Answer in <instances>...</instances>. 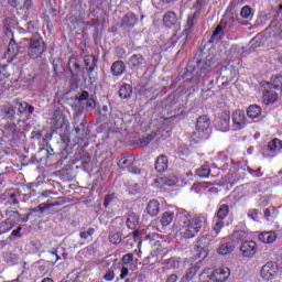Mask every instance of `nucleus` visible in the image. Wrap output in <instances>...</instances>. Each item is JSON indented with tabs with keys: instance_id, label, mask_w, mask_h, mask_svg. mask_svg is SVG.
<instances>
[{
	"instance_id": "603ef678",
	"label": "nucleus",
	"mask_w": 282,
	"mask_h": 282,
	"mask_svg": "<svg viewBox=\"0 0 282 282\" xmlns=\"http://www.w3.org/2000/svg\"><path fill=\"white\" fill-rule=\"evenodd\" d=\"M152 141H153V134H148L147 137L139 139V144L140 147H147Z\"/></svg>"
},
{
	"instance_id": "2eb2a0df",
	"label": "nucleus",
	"mask_w": 282,
	"mask_h": 282,
	"mask_svg": "<svg viewBox=\"0 0 282 282\" xmlns=\"http://www.w3.org/2000/svg\"><path fill=\"white\" fill-rule=\"evenodd\" d=\"M214 282H225L230 278V269L228 267L218 268L213 271Z\"/></svg>"
},
{
	"instance_id": "8fccbe9b",
	"label": "nucleus",
	"mask_w": 282,
	"mask_h": 282,
	"mask_svg": "<svg viewBox=\"0 0 282 282\" xmlns=\"http://www.w3.org/2000/svg\"><path fill=\"white\" fill-rule=\"evenodd\" d=\"M128 193L130 195H138L140 193V185L138 183L128 185Z\"/></svg>"
},
{
	"instance_id": "b1692460",
	"label": "nucleus",
	"mask_w": 282,
	"mask_h": 282,
	"mask_svg": "<svg viewBox=\"0 0 282 282\" xmlns=\"http://www.w3.org/2000/svg\"><path fill=\"white\" fill-rule=\"evenodd\" d=\"M228 215H230V206H228V204H220L217 207L214 218L224 221V219H226Z\"/></svg>"
},
{
	"instance_id": "6e6d98bb",
	"label": "nucleus",
	"mask_w": 282,
	"mask_h": 282,
	"mask_svg": "<svg viewBox=\"0 0 282 282\" xmlns=\"http://www.w3.org/2000/svg\"><path fill=\"white\" fill-rule=\"evenodd\" d=\"M7 203L10 204V206H17L19 204V199L17 198L15 193H11L9 197L7 198Z\"/></svg>"
},
{
	"instance_id": "a211bd4d",
	"label": "nucleus",
	"mask_w": 282,
	"mask_h": 282,
	"mask_svg": "<svg viewBox=\"0 0 282 282\" xmlns=\"http://www.w3.org/2000/svg\"><path fill=\"white\" fill-rule=\"evenodd\" d=\"M267 150L272 153L273 158H276L282 151V141L279 138H273L268 142Z\"/></svg>"
},
{
	"instance_id": "f704fd0d",
	"label": "nucleus",
	"mask_w": 282,
	"mask_h": 282,
	"mask_svg": "<svg viewBox=\"0 0 282 282\" xmlns=\"http://www.w3.org/2000/svg\"><path fill=\"white\" fill-rule=\"evenodd\" d=\"M108 239L113 246H120V243H122V232L111 231L108 236Z\"/></svg>"
},
{
	"instance_id": "ea45409f",
	"label": "nucleus",
	"mask_w": 282,
	"mask_h": 282,
	"mask_svg": "<svg viewBox=\"0 0 282 282\" xmlns=\"http://www.w3.org/2000/svg\"><path fill=\"white\" fill-rule=\"evenodd\" d=\"M210 186H213V183L210 182L195 183L192 186V191H195V193H202V191H206V188H210Z\"/></svg>"
},
{
	"instance_id": "37998d69",
	"label": "nucleus",
	"mask_w": 282,
	"mask_h": 282,
	"mask_svg": "<svg viewBox=\"0 0 282 282\" xmlns=\"http://www.w3.org/2000/svg\"><path fill=\"white\" fill-rule=\"evenodd\" d=\"M226 226V223L221 219L214 218L213 224V232H215L216 237L221 232V229Z\"/></svg>"
},
{
	"instance_id": "4468645a",
	"label": "nucleus",
	"mask_w": 282,
	"mask_h": 282,
	"mask_svg": "<svg viewBox=\"0 0 282 282\" xmlns=\"http://www.w3.org/2000/svg\"><path fill=\"white\" fill-rule=\"evenodd\" d=\"M195 249L200 253L198 258L203 257L205 259V257H208V238L206 236L198 238Z\"/></svg>"
},
{
	"instance_id": "72a5a7b5",
	"label": "nucleus",
	"mask_w": 282,
	"mask_h": 282,
	"mask_svg": "<svg viewBox=\"0 0 282 282\" xmlns=\"http://www.w3.org/2000/svg\"><path fill=\"white\" fill-rule=\"evenodd\" d=\"M228 74H232V70L226 69L225 72L220 73V76L218 77V83L221 82V87H228V85L232 83L234 78L232 76H228Z\"/></svg>"
},
{
	"instance_id": "c85d7f7f",
	"label": "nucleus",
	"mask_w": 282,
	"mask_h": 282,
	"mask_svg": "<svg viewBox=\"0 0 282 282\" xmlns=\"http://www.w3.org/2000/svg\"><path fill=\"white\" fill-rule=\"evenodd\" d=\"M118 194L109 193L106 194L104 197V208H111V206H116L118 204Z\"/></svg>"
},
{
	"instance_id": "a18cd8bd",
	"label": "nucleus",
	"mask_w": 282,
	"mask_h": 282,
	"mask_svg": "<svg viewBox=\"0 0 282 282\" xmlns=\"http://www.w3.org/2000/svg\"><path fill=\"white\" fill-rule=\"evenodd\" d=\"M1 113L6 116V118H14V108L10 105L2 106Z\"/></svg>"
},
{
	"instance_id": "13d9d810",
	"label": "nucleus",
	"mask_w": 282,
	"mask_h": 282,
	"mask_svg": "<svg viewBox=\"0 0 282 282\" xmlns=\"http://www.w3.org/2000/svg\"><path fill=\"white\" fill-rule=\"evenodd\" d=\"M247 215H248L249 219L257 221V219L259 217V209H249Z\"/></svg>"
},
{
	"instance_id": "774afa93",
	"label": "nucleus",
	"mask_w": 282,
	"mask_h": 282,
	"mask_svg": "<svg viewBox=\"0 0 282 282\" xmlns=\"http://www.w3.org/2000/svg\"><path fill=\"white\" fill-rule=\"evenodd\" d=\"M177 279H178L177 274H171L167 278L166 282H177Z\"/></svg>"
},
{
	"instance_id": "393cba45",
	"label": "nucleus",
	"mask_w": 282,
	"mask_h": 282,
	"mask_svg": "<svg viewBox=\"0 0 282 282\" xmlns=\"http://www.w3.org/2000/svg\"><path fill=\"white\" fill-rule=\"evenodd\" d=\"M261 113H263V109L257 104L250 105L247 108V116L250 120H257V118H260Z\"/></svg>"
},
{
	"instance_id": "58836bf2",
	"label": "nucleus",
	"mask_w": 282,
	"mask_h": 282,
	"mask_svg": "<svg viewBox=\"0 0 282 282\" xmlns=\"http://www.w3.org/2000/svg\"><path fill=\"white\" fill-rule=\"evenodd\" d=\"M224 36V26H221V24H218L212 34V41H221Z\"/></svg>"
},
{
	"instance_id": "ddd939ff",
	"label": "nucleus",
	"mask_w": 282,
	"mask_h": 282,
	"mask_svg": "<svg viewBox=\"0 0 282 282\" xmlns=\"http://www.w3.org/2000/svg\"><path fill=\"white\" fill-rule=\"evenodd\" d=\"M269 89L262 90V102L263 105H274L276 100H279V94L274 93L272 88H270V83H268Z\"/></svg>"
},
{
	"instance_id": "f257e3e1",
	"label": "nucleus",
	"mask_w": 282,
	"mask_h": 282,
	"mask_svg": "<svg viewBox=\"0 0 282 282\" xmlns=\"http://www.w3.org/2000/svg\"><path fill=\"white\" fill-rule=\"evenodd\" d=\"M14 47L23 54V50H28L29 58L36 61V58H41L43 56V52H45V41L41 34L36 33L31 39H23L19 44L14 39L9 42V52H14Z\"/></svg>"
},
{
	"instance_id": "39448f33",
	"label": "nucleus",
	"mask_w": 282,
	"mask_h": 282,
	"mask_svg": "<svg viewBox=\"0 0 282 282\" xmlns=\"http://www.w3.org/2000/svg\"><path fill=\"white\" fill-rule=\"evenodd\" d=\"M276 274H279V265L273 261L267 262L260 270L263 281H272L276 279Z\"/></svg>"
},
{
	"instance_id": "f3484780",
	"label": "nucleus",
	"mask_w": 282,
	"mask_h": 282,
	"mask_svg": "<svg viewBox=\"0 0 282 282\" xmlns=\"http://www.w3.org/2000/svg\"><path fill=\"white\" fill-rule=\"evenodd\" d=\"M84 66L87 69L89 76L94 74V70L98 67V56L86 55L84 56Z\"/></svg>"
},
{
	"instance_id": "dca6fc26",
	"label": "nucleus",
	"mask_w": 282,
	"mask_h": 282,
	"mask_svg": "<svg viewBox=\"0 0 282 282\" xmlns=\"http://www.w3.org/2000/svg\"><path fill=\"white\" fill-rule=\"evenodd\" d=\"M177 13H175V11H167L163 15V25L164 28H167V30L175 28V25H177Z\"/></svg>"
},
{
	"instance_id": "79ce46f5",
	"label": "nucleus",
	"mask_w": 282,
	"mask_h": 282,
	"mask_svg": "<svg viewBox=\"0 0 282 282\" xmlns=\"http://www.w3.org/2000/svg\"><path fill=\"white\" fill-rule=\"evenodd\" d=\"M181 227L186 228V226L191 225L193 223V219L191 218V214L188 212L181 213Z\"/></svg>"
},
{
	"instance_id": "09e8293b",
	"label": "nucleus",
	"mask_w": 282,
	"mask_h": 282,
	"mask_svg": "<svg viewBox=\"0 0 282 282\" xmlns=\"http://www.w3.org/2000/svg\"><path fill=\"white\" fill-rule=\"evenodd\" d=\"M250 14H252V8H250V6H245V7L240 10V17H241V19H250Z\"/></svg>"
},
{
	"instance_id": "423d86ee",
	"label": "nucleus",
	"mask_w": 282,
	"mask_h": 282,
	"mask_svg": "<svg viewBox=\"0 0 282 282\" xmlns=\"http://www.w3.org/2000/svg\"><path fill=\"white\" fill-rule=\"evenodd\" d=\"M202 226H204V221L200 218L192 219L191 225L184 227L183 237L184 239H193L197 237L199 230H202Z\"/></svg>"
},
{
	"instance_id": "bf43d9fd",
	"label": "nucleus",
	"mask_w": 282,
	"mask_h": 282,
	"mask_svg": "<svg viewBox=\"0 0 282 282\" xmlns=\"http://www.w3.org/2000/svg\"><path fill=\"white\" fill-rule=\"evenodd\" d=\"M89 98V91L84 90L82 91V94L77 97H75V100H77V102H83L85 100H87Z\"/></svg>"
},
{
	"instance_id": "20e7f679",
	"label": "nucleus",
	"mask_w": 282,
	"mask_h": 282,
	"mask_svg": "<svg viewBox=\"0 0 282 282\" xmlns=\"http://www.w3.org/2000/svg\"><path fill=\"white\" fill-rule=\"evenodd\" d=\"M138 161L135 160V156L133 154H127L124 156H121L118 160V166L119 169L123 170L127 169L129 173H133L134 175H140L141 170L135 165Z\"/></svg>"
},
{
	"instance_id": "0e129e2a",
	"label": "nucleus",
	"mask_w": 282,
	"mask_h": 282,
	"mask_svg": "<svg viewBox=\"0 0 282 282\" xmlns=\"http://www.w3.org/2000/svg\"><path fill=\"white\" fill-rule=\"evenodd\" d=\"M120 279H127V276H129V268L127 267H122L121 268V273H120Z\"/></svg>"
},
{
	"instance_id": "052dcab7",
	"label": "nucleus",
	"mask_w": 282,
	"mask_h": 282,
	"mask_svg": "<svg viewBox=\"0 0 282 282\" xmlns=\"http://www.w3.org/2000/svg\"><path fill=\"white\" fill-rule=\"evenodd\" d=\"M116 279V272L113 270H108L104 275V280L106 281H113Z\"/></svg>"
},
{
	"instance_id": "7ed1b4c3",
	"label": "nucleus",
	"mask_w": 282,
	"mask_h": 282,
	"mask_svg": "<svg viewBox=\"0 0 282 282\" xmlns=\"http://www.w3.org/2000/svg\"><path fill=\"white\" fill-rule=\"evenodd\" d=\"M17 140V123L11 122L0 128V144H12Z\"/></svg>"
},
{
	"instance_id": "7c9ffc66",
	"label": "nucleus",
	"mask_w": 282,
	"mask_h": 282,
	"mask_svg": "<svg viewBox=\"0 0 282 282\" xmlns=\"http://www.w3.org/2000/svg\"><path fill=\"white\" fill-rule=\"evenodd\" d=\"M210 164L205 163L200 167L196 170L197 177H202L203 180H208L210 177Z\"/></svg>"
},
{
	"instance_id": "4c0bfd02",
	"label": "nucleus",
	"mask_w": 282,
	"mask_h": 282,
	"mask_svg": "<svg viewBox=\"0 0 282 282\" xmlns=\"http://www.w3.org/2000/svg\"><path fill=\"white\" fill-rule=\"evenodd\" d=\"M14 228V223L10 219L0 223V235H6V232H10Z\"/></svg>"
},
{
	"instance_id": "de8ad7c7",
	"label": "nucleus",
	"mask_w": 282,
	"mask_h": 282,
	"mask_svg": "<svg viewBox=\"0 0 282 282\" xmlns=\"http://www.w3.org/2000/svg\"><path fill=\"white\" fill-rule=\"evenodd\" d=\"M94 232H96L95 228H88L86 231H82L79 234L80 239H84L85 241H87V239H90L91 241V237L94 236Z\"/></svg>"
},
{
	"instance_id": "c03bdc74",
	"label": "nucleus",
	"mask_w": 282,
	"mask_h": 282,
	"mask_svg": "<svg viewBox=\"0 0 282 282\" xmlns=\"http://www.w3.org/2000/svg\"><path fill=\"white\" fill-rule=\"evenodd\" d=\"M68 67L78 74V72H80V61H78V58L75 56H72L68 61Z\"/></svg>"
},
{
	"instance_id": "6e6552de",
	"label": "nucleus",
	"mask_w": 282,
	"mask_h": 282,
	"mask_svg": "<svg viewBox=\"0 0 282 282\" xmlns=\"http://www.w3.org/2000/svg\"><path fill=\"white\" fill-rule=\"evenodd\" d=\"M257 250H259V246H257V242L253 240L243 241L240 246V252L247 258L254 257Z\"/></svg>"
},
{
	"instance_id": "3c124183",
	"label": "nucleus",
	"mask_w": 282,
	"mask_h": 282,
	"mask_svg": "<svg viewBox=\"0 0 282 282\" xmlns=\"http://www.w3.org/2000/svg\"><path fill=\"white\" fill-rule=\"evenodd\" d=\"M165 263L167 265H170V268H172V269L180 268V259H177V258L166 259Z\"/></svg>"
},
{
	"instance_id": "5701e85b",
	"label": "nucleus",
	"mask_w": 282,
	"mask_h": 282,
	"mask_svg": "<svg viewBox=\"0 0 282 282\" xmlns=\"http://www.w3.org/2000/svg\"><path fill=\"white\" fill-rule=\"evenodd\" d=\"M127 72V65H124L123 61H116L111 67H110V73L112 76H122Z\"/></svg>"
},
{
	"instance_id": "e2e57ef3",
	"label": "nucleus",
	"mask_w": 282,
	"mask_h": 282,
	"mask_svg": "<svg viewBox=\"0 0 282 282\" xmlns=\"http://www.w3.org/2000/svg\"><path fill=\"white\" fill-rule=\"evenodd\" d=\"M28 102L26 101H22L19 104V112L20 113H24L25 111H28Z\"/></svg>"
},
{
	"instance_id": "2f4dec72",
	"label": "nucleus",
	"mask_w": 282,
	"mask_h": 282,
	"mask_svg": "<svg viewBox=\"0 0 282 282\" xmlns=\"http://www.w3.org/2000/svg\"><path fill=\"white\" fill-rule=\"evenodd\" d=\"M197 17H199V14L197 12H194L193 15H188L187 17V21H186V25L188 29H185L183 31V36H188L191 34V30H193V28H195V19H197Z\"/></svg>"
},
{
	"instance_id": "4d7b16f0",
	"label": "nucleus",
	"mask_w": 282,
	"mask_h": 282,
	"mask_svg": "<svg viewBox=\"0 0 282 282\" xmlns=\"http://www.w3.org/2000/svg\"><path fill=\"white\" fill-rule=\"evenodd\" d=\"M234 239L236 241H243L246 239V231L239 230V231L234 232Z\"/></svg>"
},
{
	"instance_id": "c756f323",
	"label": "nucleus",
	"mask_w": 282,
	"mask_h": 282,
	"mask_svg": "<svg viewBox=\"0 0 282 282\" xmlns=\"http://www.w3.org/2000/svg\"><path fill=\"white\" fill-rule=\"evenodd\" d=\"M175 219V212H164L161 216V226H163V228L169 227L170 224H173V220Z\"/></svg>"
},
{
	"instance_id": "412c9836",
	"label": "nucleus",
	"mask_w": 282,
	"mask_h": 282,
	"mask_svg": "<svg viewBox=\"0 0 282 282\" xmlns=\"http://www.w3.org/2000/svg\"><path fill=\"white\" fill-rule=\"evenodd\" d=\"M122 28H135L138 25V15L133 12H128L123 18H122Z\"/></svg>"
},
{
	"instance_id": "1a4fd4ad",
	"label": "nucleus",
	"mask_w": 282,
	"mask_h": 282,
	"mask_svg": "<svg viewBox=\"0 0 282 282\" xmlns=\"http://www.w3.org/2000/svg\"><path fill=\"white\" fill-rule=\"evenodd\" d=\"M177 182V176L170 174L167 176L158 177L154 180L153 184L156 188H164V186H175Z\"/></svg>"
},
{
	"instance_id": "a878e982",
	"label": "nucleus",
	"mask_w": 282,
	"mask_h": 282,
	"mask_svg": "<svg viewBox=\"0 0 282 282\" xmlns=\"http://www.w3.org/2000/svg\"><path fill=\"white\" fill-rule=\"evenodd\" d=\"M133 95V87L130 84H123L118 91L119 98L121 100H129L131 96Z\"/></svg>"
},
{
	"instance_id": "4be33fe9",
	"label": "nucleus",
	"mask_w": 282,
	"mask_h": 282,
	"mask_svg": "<svg viewBox=\"0 0 282 282\" xmlns=\"http://www.w3.org/2000/svg\"><path fill=\"white\" fill-rule=\"evenodd\" d=\"M279 235L275 231H264L258 235L259 241L262 243H274Z\"/></svg>"
},
{
	"instance_id": "c9c22d12",
	"label": "nucleus",
	"mask_w": 282,
	"mask_h": 282,
	"mask_svg": "<svg viewBox=\"0 0 282 282\" xmlns=\"http://www.w3.org/2000/svg\"><path fill=\"white\" fill-rule=\"evenodd\" d=\"M232 250H235V246H232V243L224 242L220 245L217 252H218V254L226 256V254H230L232 252Z\"/></svg>"
},
{
	"instance_id": "680f3d73",
	"label": "nucleus",
	"mask_w": 282,
	"mask_h": 282,
	"mask_svg": "<svg viewBox=\"0 0 282 282\" xmlns=\"http://www.w3.org/2000/svg\"><path fill=\"white\" fill-rule=\"evenodd\" d=\"M86 109H96V100L94 98L87 99Z\"/></svg>"
},
{
	"instance_id": "0eeeda50",
	"label": "nucleus",
	"mask_w": 282,
	"mask_h": 282,
	"mask_svg": "<svg viewBox=\"0 0 282 282\" xmlns=\"http://www.w3.org/2000/svg\"><path fill=\"white\" fill-rule=\"evenodd\" d=\"M231 120L234 122L235 129H237L238 131L241 129H246V124L248 123L246 119V112H243V110L241 109H237L232 112Z\"/></svg>"
},
{
	"instance_id": "69168bd1",
	"label": "nucleus",
	"mask_w": 282,
	"mask_h": 282,
	"mask_svg": "<svg viewBox=\"0 0 282 282\" xmlns=\"http://www.w3.org/2000/svg\"><path fill=\"white\" fill-rule=\"evenodd\" d=\"M21 1L23 0H8V3L11 8H19L21 6Z\"/></svg>"
},
{
	"instance_id": "e433bc0d",
	"label": "nucleus",
	"mask_w": 282,
	"mask_h": 282,
	"mask_svg": "<svg viewBox=\"0 0 282 282\" xmlns=\"http://www.w3.org/2000/svg\"><path fill=\"white\" fill-rule=\"evenodd\" d=\"M200 282H210L214 281V273L210 269H204L203 272L198 275Z\"/></svg>"
},
{
	"instance_id": "5fc2aeb1",
	"label": "nucleus",
	"mask_w": 282,
	"mask_h": 282,
	"mask_svg": "<svg viewBox=\"0 0 282 282\" xmlns=\"http://www.w3.org/2000/svg\"><path fill=\"white\" fill-rule=\"evenodd\" d=\"M195 274H197V267H191L185 274L186 281H191Z\"/></svg>"
},
{
	"instance_id": "6ab92c4d",
	"label": "nucleus",
	"mask_w": 282,
	"mask_h": 282,
	"mask_svg": "<svg viewBox=\"0 0 282 282\" xmlns=\"http://www.w3.org/2000/svg\"><path fill=\"white\" fill-rule=\"evenodd\" d=\"M154 169L158 173H165L169 169V156L161 154L156 158Z\"/></svg>"
},
{
	"instance_id": "a19ab883",
	"label": "nucleus",
	"mask_w": 282,
	"mask_h": 282,
	"mask_svg": "<svg viewBox=\"0 0 282 282\" xmlns=\"http://www.w3.org/2000/svg\"><path fill=\"white\" fill-rule=\"evenodd\" d=\"M58 17V11L52 7V4L47 6V9L45 10V20L52 21L53 19H56Z\"/></svg>"
},
{
	"instance_id": "aec40b11",
	"label": "nucleus",
	"mask_w": 282,
	"mask_h": 282,
	"mask_svg": "<svg viewBox=\"0 0 282 282\" xmlns=\"http://www.w3.org/2000/svg\"><path fill=\"white\" fill-rule=\"evenodd\" d=\"M128 65L130 69H140L144 65V56L142 54L132 55L128 61Z\"/></svg>"
},
{
	"instance_id": "473e14b6",
	"label": "nucleus",
	"mask_w": 282,
	"mask_h": 282,
	"mask_svg": "<svg viewBox=\"0 0 282 282\" xmlns=\"http://www.w3.org/2000/svg\"><path fill=\"white\" fill-rule=\"evenodd\" d=\"M209 134L206 132H202V130H197L192 132L191 134V141L194 142V144H197L202 142V140H208Z\"/></svg>"
},
{
	"instance_id": "cd10ccee",
	"label": "nucleus",
	"mask_w": 282,
	"mask_h": 282,
	"mask_svg": "<svg viewBox=\"0 0 282 282\" xmlns=\"http://www.w3.org/2000/svg\"><path fill=\"white\" fill-rule=\"evenodd\" d=\"M140 224V216L135 215V213L129 214L126 226L129 228V230H135Z\"/></svg>"
},
{
	"instance_id": "f8f14e48",
	"label": "nucleus",
	"mask_w": 282,
	"mask_h": 282,
	"mask_svg": "<svg viewBox=\"0 0 282 282\" xmlns=\"http://www.w3.org/2000/svg\"><path fill=\"white\" fill-rule=\"evenodd\" d=\"M217 127L219 131L226 133L230 131V111H224L217 120Z\"/></svg>"
},
{
	"instance_id": "49530a36",
	"label": "nucleus",
	"mask_w": 282,
	"mask_h": 282,
	"mask_svg": "<svg viewBox=\"0 0 282 282\" xmlns=\"http://www.w3.org/2000/svg\"><path fill=\"white\" fill-rule=\"evenodd\" d=\"M271 85L273 89H278L279 91H282V76L275 75L274 77H272Z\"/></svg>"
},
{
	"instance_id": "bb28decb",
	"label": "nucleus",
	"mask_w": 282,
	"mask_h": 282,
	"mask_svg": "<svg viewBox=\"0 0 282 282\" xmlns=\"http://www.w3.org/2000/svg\"><path fill=\"white\" fill-rule=\"evenodd\" d=\"M147 213L150 217H158L160 215V202L152 199L148 203Z\"/></svg>"
},
{
	"instance_id": "f03ea898",
	"label": "nucleus",
	"mask_w": 282,
	"mask_h": 282,
	"mask_svg": "<svg viewBox=\"0 0 282 282\" xmlns=\"http://www.w3.org/2000/svg\"><path fill=\"white\" fill-rule=\"evenodd\" d=\"M208 67H210V62H204L202 59L196 61L195 64H193V62H188L184 76H191L193 72H196V74L185 80V83H189L191 85H199V80H202V74H205Z\"/></svg>"
},
{
	"instance_id": "9d476101",
	"label": "nucleus",
	"mask_w": 282,
	"mask_h": 282,
	"mask_svg": "<svg viewBox=\"0 0 282 282\" xmlns=\"http://www.w3.org/2000/svg\"><path fill=\"white\" fill-rule=\"evenodd\" d=\"M19 25V20L17 18H6L3 21V30L6 36L8 39H14V30H17V26Z\"/></svg>"
},
{
	"instance_id": "338daca9",
	"label": "nucleus",
	"mask_w": 282,
	"mask_h": 282,
	"mask_svg": "<svg viewBox=\"0 0 282 282\" xmlns=\"http://www.w3.org/2000/svg\"><path fill=\"white\" fill-rule=\"evenodd\" d=\"M33 3L32 0H24V3L21 8V10H30V8H32Z\"/></svg>"
},
{
	"instance_id": "864d4df0",
	"label": "nucleus",
	"mask_w": 282,
	"mask_h": 282,
	"mask_svg": "<svg viewBox=\"0 0 282 282\" xmlns=\"http://www.w3.org/2000/svg\"><path fill=\"white\" fill-rule=\"evenodd\" d=\"M121 262L123 265H129V263H133V253H126L121 258Z\"/></svg>"
},
{
	"instance_id": "9b49d317",
	"label": "nucleus",
	"mask_w": 282,
	"mask_h": 282,
	"mask_svg": "<svg viewBox=\"0 0 282 282\" xmlns=\"http://www.w3.org/2000/svg\"><path fill=\"white\" fill-rule=\"evenodd\" d=\"M196 129L197 131H202L207 135H210V117L207 115H202L196 120Z\"/></svg>"
}]
</instances>
